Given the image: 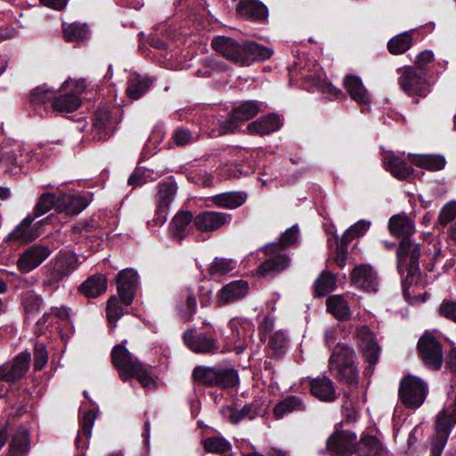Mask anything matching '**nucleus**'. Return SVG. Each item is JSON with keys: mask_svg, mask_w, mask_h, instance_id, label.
Listing matches in <instances>:
<instances>
[{"mask_svg": "<svg viewBox=\"0 0 456 456\" xmlns=\"http://www.w3.org/2000/svg\"><path fill=\"white\" fill-rule=\"evenodd\" d=\"M388 229L393 236L402 237L396 249L397 269L402 277L404 271L407 272L402 280V286L403 296L409 297L410 288L419 282L420 275V247L410 240L415 232L414 222L403 213L394 215L388 221Z\"/></svg>", "mask_w": 456, "mask_h": 456, "instance_id": "1", "label": "nucleus"}, {"mask_svg": "<svg viewBox=\"0 0 456 456\" xmlns=\"http://www.w3.org/2000/svg\"><path fill=\"white\" fill-rule=\"evenodd\" d=\"M211 45L220 55L239 66H249L255 61L268 60L273 54L272 49L256 42L248 40L240 44L224 36L216 37Z\"/></svg>", "mask_w": 456, "mask_h": 456, "instance_id": "2", "label": "nucleus"}, {"mask_svg": "<svg viewBox=\"0 0 456 456\" xmlns=\"http://www.w3.org/2000/svg\"><path fill=\"white\" fill-rule=\"evenodd\" d=\"M191 379L197 386L222 390L234 388L240 384L239 372L233 367L198 365L192 370Z\"/></svg>", "mask_w": 456, "mask_h": 456, "instance_id": "3", "label": "nucleus"}, {"mask_svg": "<svg viewBox=\"0 0 456 456\" xmlns=\"http://www.w3.org/2000/svg\"><path fill=\"white\" fill-rule=\"evenodd\" d=\"M355 353L347 344H336L330 358L329 368L334 377L348 386H357L358 369Z\"/></svg>", "mask_w": 456, "mask_h": 456, "instance_id": "4", "label": "nucleus"}, {"mask_svg": "<svg viewBox=\"0 0 456 456\" xmlns=\"http://www.w3.org/2000/svg\"><path fill=\"white\" fill-rule=\"evenodd\" d=\"M400 88L409 96L412 102L418 104L419 97H426L430 93V84L425 70L414 67L405 68L398 78Z\"/></svg>", "mask_w": 456, "mask_h": 456, "instance_id": "5", "label": "nucleus"}, {"mask_svg": "<svg viewBox=\"0 0 456 456\" xmlns=\"http://www.w3.org/2000/svg\"><path fill=\"white\" fill-rule=\"evenodd\" d=\"M77 266V256L72 253H61L45 267V288H56Z\"/></svg>", "mask_w": 456, "mask_h": 456, "instance_id": "6", "label": "nucleus"}, {"mask_svg": "<svg viewBox=\"0 0 456 456\" xmlns=\"http://www.w3.org/2000/svg\"><path fill=\"white\" fill-rule=\"evenodd\" d=\"M428 395L427 384L418 377L408 375L400 382L398 395L401 403L409 409L420 407Z\"/></svg>", "mask_w": 456, "mask_h": 456, "instance_id": "7", "label": "nucleus"}, {"mask_svg": "<svg viewBox=\"0 0 456 456\" xmlns=\"http://www.w3.org/2000/svg\"><path fill=\"white\" fill-rule=\"evenodd\" d=\"M266 258L258 265L256 274L261 277H274L286 270L290 265V258L277 244H268L261 248Z\"/></svg>", "mask_w": 456, "mask_h": 456, "instance_id": "8", "label": "nucleus"}, {"mask_svg": "<svg viewBox=\"0 0 456 456\" xmlns=\"http://www.w3.org/2000/svg\"><path fill=\"white\" fill-rule=\"evenodd\" d=\"M156 195L157 208L152 222L155 225H162L166 221L169 207L177 192V183L173 176H169L158 183Z\"/></svg>", "mask_w": 456, "mask_h": 456, "instance_id": "9", "label": "nucleus"}, {"mask_svg": "<svg viewBox=\"0 0 456 456\" xmlns=\"http://www.w3.org/2000/svg\"><path fill=\"white\" fill-rule=\"evenodd\" d=\"M120 119L118 110H111L106 107H99L94 118V138L98 141L108 140L114 133Z\"/></svg>", "mask_w": 456, "mask_h": 456, "instance_id": "10", "label": "nucleus"}, {"mask_svg": "<svg viewBox=\"0 0 456 456\" xmlns=\"http://www.w3.org/2000/svg\"><path fill=\"white\" fill-rule=\"evenodd\" d=\"M260 112V105L256 101L242 102L234 108L227 118L221 124L224 134L235 133L240 125L256 117Z\"/></svg>", "mask_w": 456, "mask_h": 456, "instance_id": "11", "label": "nucleus"}, {"mask_svg": "<svg viewBox=\"0 0 456 456\" xmlns=\"http://www.w3.org/2000/svg\"><path fill=\"white\" fill-rule=\"evenodd\" d=\"M326 447L331 455L351 456L358 452L356 434L349 430L336 431L327 439Z\"/></svg>", "mask_w": 456, "mask_h": 456, "instance_id": "12", "label": "nucleus"}, {"mask_svg": "<svg viewBox=\"0 0 456 456\" xmlns=\"http://www.w3.org/2000/svg\"><path fill=\"white\" fill-rule=\"evenodd\" d=\"M351 283L358 289L376 293L379 290V277L377 272L369 264L356 265L350 273Z\"/></svg>", "mask_w": 456, "mask_h": 456, "instance_id": "13", "label": "nucleus"}, {"mask_svg": "<svg viewBox=\"0 0 456 456\" xmlns=\"http://www.w3.org/2000/svg\"><path fill=\"white\" fill-rule=\"evenodd\" d=\"M52 253L46 245L34 244L26 248L19 256L17 265L23 273L38 267Z\"/></svg>", "mask_w": 456, "mask_h": 456, "instance_id": "14", "label": "nucleus"}, {"mask_svg": "<svg viewBox=\"0 0 456 456\" xmlns=\"http://www.w3.org/2000/svg\"><path fill=\"white\" fill-rule=\"evenodd\" d=\"M231 221V214L205 210L194 216L193 224L198 231L208 233L219 230L221 227L229 224Z\"/></svg>", "mask_w": 456, "mask_h": 456, "instance_id": "15", "label": "nucleus"}, {"mask_svg": "<svg viewBox=\"0 0 456 456\" xmlns=\"http://www.w3.org/2000/svg\"><path fill=\"white\" fill-rule=\"evenodd\" d=\"M111 362L118 370L119 377L123 381L129 379V375L141 364L125 347L124 344H116L113 347Z\"/></svg>", "mask_w": 456, "mask_h": 456, "instance_id": "16", "label": "nucleus"}, {"mask_svg": "<svg viewBox=\"0 0 456 456\" xmlns=\"http://www.w3.org/2000/svg\"><path fill=\"white\" fill-rule=\"evenodd\" d=\"M117 290L122 304L130 305L138 285V274L133 269H124L116 276Z\"/></svg>", "mask_w": 456, "mask_h": 456, "instance_id": "17", "label": "nucleus"}, {"mask_svg": "<svg viewBox=\"0 0 456 456\" xmlns=\"http://www.w3.org/2000/svg\"><path fill=\"white\" fill-rule=\"evenodd\" d=\"M31 361L30 353L25 351L19 354L12 364L0 365L1 379L8 383H14L24 377L28 370Z\"/></svg>", "mask_w": 456, "mask_h": 456, "instance_id": "18", "label": "nucleus"}, {"mask_svg": "<svg viewBox=\"0 0 456 456\" xmlns=\"http://www.w3.org/2000/svg\"><path fill=\"white\" fill-rule=\"evenodd\" d=\"M248 281L244 280L232 281L217 292L216 304L218 306H224L244 298L248 293Z\"/></svg>", "mask_w": 456, "mask_h": 456, "instance_id": "19", "label": "nucleus"}, {"mask_svg": "<svg viewBox=\"0 0 456 456\" xmlns=\"http://www.w3.org/2000/svg\"><path fill=\"white\" fill-rule=\"evenodd\" d=\"M236 12L244 20L256 23H265L269 15L267 7L259 0H240Z\"/></svg>", "mask_w": 456, "mask_h": 456, "instance_id": "20", "label": "nucleus"}, {"mask_svg": "<svg viewBox=\"0 0 456 456\" xmlns=\"http://www.w3.org/2000/svg\"><path fill=\"white\" fill-rule=\"evenodd\" d=\"M419 358L424 365L433 370L441 369L444 362L442 344H417Z\"/></svg>", "mask_w": 456, "mask_h": 456, "instance_id": "21", "label": "nucleus"}, {"mask_svg": "<svg viewBox=\"0 0 456 456\" xmlns=\"http://www.w3.org/2000/svg\"><path fill=\"white\" fill-rule=\"evenodd\" d=\"M281 126L282 120L281 117L275 113H270L249 123L247 126V132L251 135L265 136L278 131Z\"/></svg>", "mask_w": 456, "mask_h": 456, "instance_id": "22", "label": "nucleus"}, {"mask_svg": "<svg viewBox=\"0 0 456 456\" xmlns=\"http://www.w3.org/2000/svg\"><path fill=\"white\" fill-rule=\"evenodd\" d=\"M303 86L308 91L316 90L323 94L333 95L336 98L343 95L342 91L328 81L327 77L317 73L305 76L303 77Z\"/></svg>", "mask_w": 456, "mask_h": 456, "instance_id": "23", "label": "nucleus"}, {"mask_svg": "<svg viewBox=\"0 0 456 456\" xmlns=\"http://www.w3.org/2000/svg\"><path fill=\"white\" fill-rule=\"evenodd\" d=\"M193 219L194 217L191 211L178 212L169 224L171 236L181 242L190 233L191 230V224L193 222Z\"/></svg>", "mask_w": 456, "mask_h": 456, "instance_id": "24", "label": "nucleus"}, {"mask_svg": "<svg viewBox=\"0 0 456 456\" xmlns=\"http://www.w3.org/2000/svg\"><path fill=\"white\" fill-rule=\"evenodd\" d=\"M311 394L321 401L331 403L337 399L334 384L328 377H319L310 380Z\"/></svg>", "mask_w": 456, "mask_h": 456, "instance_id": "25", "label": "nucleus"}, {"mask_svg": "<svg viewBox=\"0 0 456 456\" xmlns=\"http://www.w3.org/2000/svg\"><path fill=\"white\" fill-rule=\"evenodd\" d=\"M88 205V200L78 194H62L58 197L57 209L69 215H77Z\"/></svg>", "mask_w": 456, "mask_h": 456, "instance_id": "26", "label": "nucleus"}, {"mask_svg": "<svg viewBox=\"0 0 456 456\" xmlns=\"http://www.w3.org/2000/svg\"><path fill=\"white\" fill-rule=\"evenodd\" d=\"M384 163L387 170L399 180L407 179L414 172V168L411 166L408 165L403 159L395 155L393 152L387 153L385 156Z\"/></svg>", "mask_w": 456, "mask_h": 456, "instance_id": "27", "label": "nucleus"}, {"mask_svg": "<svg viewBox=\"0 0 456 456\" xmlns=\"http://www.w3.org/2000/svg\"><path fill=\"white\" fill-rule=\"evenodd\" d=\"M78 289L86 297L95 298L106 291L107 278L102 273L91 275L79 286Z\"/></svg>", "mask_w": 456, "mask_h": 456, "instance_id": "28", "label": "nucleus"}, {"mask_svg": "<svg viewBox=\"0 0 456 456\" xmlns=\"http://www.w3.org/2000/svg\"><path fill=\"white\" fill-rule=\"evenodd\" d=\"M306 406L301 397L297 395H287L278 402L273 409V413L277 419L294 411H305Z\"/></svg>", "mask_w": 456, "mask_h": 456, "instance_id": "29", "label": "nucleus"}, {"mask_svg": "<svg viewBox=\"0 0 456 456\" xmlns=\"http://www.w3.org/2000/svg\"><path fill=\"white\" fill-rule=\"evenodd\" d=\"M344 86L350 97L360 104L370 102V96L361 78L354 75H347L344 78Z\"/></svg>", "mask_w": 456, "mask_h": 456, "instance_id": "30", "label": "nucleus"}, {"mask_svg": "<svg viewBox=\"0 0 456 456\" xmlns=\"http://www.w3.org/2000/svg\"><path fill=\"white\" fill-rule=\"evenodd\" d=\"M327 311L338 321L350 319L352 312L348 302L342 295H332L326 299Z\"/></svg>", "mask_w": 456, "mask_h": 456, "instance_id": "31", "label": "nucleus"}, {"mask_svg": "<svg viewBox=\"0 0 456 456\" xmlns=\"http://www.w3.org/2000/svg\"><path fill=\"white\" fill-rule=\"evenodd\" d=\"M58 90L49 87L44 84L33 88L28 94V102L35 108L41 109L45 105L51 106L52 101L55 98V94Z\"/></svg>", "mask_w": 456, "mask_h": 456, "instance_id": "32", "label": "nucleus"}, {"mask_svg": "<svg viewBox=\"0 0 456 456\" xmlns=\"http://www.w3.org/2000/svg\"><path fill=\"white\" fill-rule=\"evenodd\" d=\"M247 197L243 191H227L213 196L211 201L218 208L235 209L246 202Z\"/></svg>", "mask_w": 456, "mask_h": 456, "instance_id": "33", "label": "nucleus"}, {"mask_svg": "<svg viewBox=\"0 0 456 456\" xmlns=\"http://www.w3.org/2000/svg\"><path fill=\"white\" fill-rule=\"evenodd\" d=\"M96 414L94 410H89L84 413L82 419L79 422V430L77 431L76 438V446L77 449L86 448L88 439L91 436L92 428L94 423Z\"/></svg>", "mask_w": 456, "mask_h": 456, "instance_id": "34", "label": "nucleus"}, {"mask_svg": "<svg viewBox=\"0 0 456 456\" xmlns=\"http://www.w3.org/2000/svg\"><path fill=\"white\" fill-rule=\"evenodd\" d=\"M30 449L29 434L27 430H18L9 444L8 456H26Z\"/></svg>", "mask_w": 456, "mask_h": 456, "instance_id": "35", "label": "nucleus"}, {"mask_svg": "<svg viewBox=\"0 0 456 456\" xmlns=\"http://www.w3.org/2000/svg\"><path fill=\"white\" fill-rule=\"evenodd\" d=\"M80 104L81 100L77 94L71 93L55 96L52 101L51 108L54 111L70 113L75 111Z\"/></svg>", "mask_w": 456, "mask_h": 456, "instance_id": "36", "label": "nucleus"}, {"mask_svg": "<svg viewBox=\"0 0 456 456\" xmlns=\"http://www.w3.org/2000/svg\"><path fill=\"white\" fill-rule=\"evenodd\" d=\"M53 316L62 322L61 327H59V335L62 342H68L74 333V328L69 321V310L67 307L51 308Z\"/></svg>", "mask_w": 456, "mask_h": 456, "instance_id": "37", "label": "nucleus"}, {"mask_svg": "<svg viewBox=\"0 0 456 456\" xmlns=\"http://www.w3.org/2000/svg\"><path fill=\"white\" fill-rule=\"evenodd\" d=\"M336 289V276L328 271L322 272L314 284V297H323Z\"/></svg>", "mask_w": 456, "mask_h": 456, "instance_id": "38", "label": "nucleus"}, {"mask_svg": "<svg viewBox=\"0 0 456 456\" xmlns=\"http://www.w3.org/2000/svg\"><path fill=\"white\" fill-rule=\"evenodd\" d=\"M151 80L139 75L131 77L126 89V95L133 100L141 98L151 86Z\"/></svg>", "mask_w": 456, "mask_h": 456, "instance_id": "39", "label": "nucleus"}, {"mask_svg": "<svg viewBox=\"0 0 456 456\" xmlns=\"http://www.w3.org/2000/svg\"><path fill=\"white\" fill-rule=\"evenodd\" d=\"M204 451L208 453L227 456L232 450V444L223 436H210L202 441Z\"/></svg>", "mask_w": 456, "mask_h": 456, "instance_id": "40", "label": "nucleus"}, {"mask_svg": "<svg viewBox=\"0 0 456 456\" xmlns=\"http://www.w3.org/2000/svg\"><path fill=\"white\" fill-rule=\"evenodd\" d=\"M412 45V37L409 32H404L391 38L387 43L390 53L397 55L405 53Z\"/></svg>", "mask_w": 456, "mask_h": 456, "instance_id": "41", "label": "nucleus"}, {"mask_svg": "<svg viewBox=\"0 0 456 456\" xmlns=\"http://www.w3.org/2000/svg\"><path fill=\"white\" fill-rule=\"evenodd\" d=\"M383 446L380 441L374 436L363 435L358 442V451H366L362 455L380 456Z\"/></svg>", "mask_w": 456, "mask_h": 456, "instance_id": "42", "label": "nucleus"}, {"mask_svg": "<svg viewBox=\"0 0 456 456\" xmlns=\"http://www.w3.org/2000/svg\"><path fill=\"white\" fill-rule=\"evenodd\" d=\"M236 268V262L232 258L216 257L208 268L212 277L223 276Z\"/></svg>", "mask_w": 456, "mask_h": 456, "instance_id": "43", "label": "nucleus"}, {"mask_svg": "<svg viewBox=\"0 0 456 456\" xmlns=\"http://www.w3.org/2000/svg\"><path fill=\"white\" fill-rule=\"evenodd\" d=\"M122 301L116 296H112L109 298L106 306V316L109 322L110 329L116 327L117 322L124 314V308L121 305Z\"/></svg>", "mask_w": 456, "mask_h": 456, "instance_id": "44", "label": "nucleus"}, {"mask_svg": "<svg viewBox=\"0 0 456 456\" xmlns=\"http://www.w3.org/2000/svg\"><path fill=\"white\" fill-rule=\"evenodd\" d=\"M21 305L24 309L26 318H33L41 309L43 297L36 294H26L22 297Z\"/></svg>", "mask_w": 456, "mask_h": 456, "instance_id": "45", "label": "nucleus"}, {"mask_svg": "<svg viewBox=\"0 0 456 456\" xmlns=\"http://www.w3.org/2000/svg\"><path fill=\"white\" fill-rule=\"evenodd\" d=\"M414 164L429 171H439L444 167L446 160L440 155H428L419 157Z\"/></svg>", "mask_w": 456, "mask_h": 456, "instance_id": "46", "label": "nucleus"}, {"mask_svg": "<svg viewBox=\"0 0 456 456\" xmlns=\"http://www.w3.org/2000/svg\"><path fill=\"white\" fill-rule=\"evenodd\" d=\"M199 139V134L186 127H177L171 137V141L177 146H186L196 142Z\"/></svg>", "mask_w": 456, "mask_h": 456, "instance_id": "47", "label": "nucleus"}, {"mask_svg": "<svg viewBox=\"0 0 456 456\" xmlns=\"http://www.w3.org/2000/svg\"><path fill=\"white\" fill-rule=\"evenodd\" d=\"M88 28L86 24L72 23L63 28V36L69 42H78L86 38Z\"/></svg>", "mask_w": 456, "mask_h": 456, "instance_id": "48", "label": "nucleus"}, {"mask_svg": "<svg viewBox=\"0 0 456 456\" xmlns=\"http://www.w3.org/2000/svg\"><path fill=\"white\" fill-rule=\"evenodd\" d=\"M58 198L54 194L46 192L41 195L34 208L35 216H40L47 213L53 207L57 208Z\"/></svg>", "mask_w": 456, "mask_h": 456, "instance_id": "49", "label": "nucleus"}, {"mask_svg": "<svg viewBox=\"0 0 456 456\" xmlns=\"http://www.w3.org/2000/svg\"><path fill=\"white\" fill-rule=\"evenodd\" d=\"M380 350L379 344H362V357L369 363L367 370H373L374 366L379 361Z\"/></svg>", "mask_w": 456, "mask_h": 456, "instance_id": "50", "label": "nucleus"}, {"mask_svg": "<svg viewBox=\"0 0 456 456\" xmlns=\"http://www.w3.org/2000/svg\"><path fill=\"white\" fill-rule=\"evenodd\" d=\"M37 238V232L31 227L18 225L7 237L8 240L28 243Z\"/></svg>", "mask_w": 456, "mask_h": 456, "instance_id": "51", "label": "nucleus"}, {"mask_svg": "<svg viewBox=\"0 0 456 456\" xmlns=\"http://www.w3.org/2000/svg\"><path fill=\"white\" fill-rule=\"evenodd\" d=\"M134 378L138 380L141 386L144 388L153 389L156 388L157 383L153 378L150 375L148 370L141 363L136 370H134L130 375L129 379Z\"/></svg>", "mask_w": 456, "mask_h": 456, "instance_id": "52", "label": "nucleus"}, {"mask_svg": "<svg viewBox=\"0 0 456 456\" xmlns=\"http://www.w3.org/2000/svg\"><path fill=\"white\" fill-rule=\"evenodd\" d=\"M232 337L230 339L232 342H248L252 338L253 330L249 324L232 325Z\"/></svg>", "mask_w": 456, "mask_h": 456, "instance_id": "53", "label": "nucleus"}, {"mask_svg": "<svg viewBox=\"0 0 456 456\" xmlns=\"http://www.w3.org/2000/svg\"><path fill=\"white\" fill-rule=\"evenodd\" d=\"M229 411V419L233 424H237L246 418L252 419L256 414L254 411L253 404L250 403L245 404L240 410L230 408Z\"/></svg>", "mask_w": 456, "mask_h": 456, "instance_id": "54", "label": "nucleus"}, {"mask_svg": "<svg viewBox=\"0 0 456 456\" xmlns=\"http://www.w3.org/2000/svg\"><path fill=\"white\" fill-rule=\"evenodd\" d=\"M440 316L456 323V300L444 298L439 305Z\"/></svg>", "mask_w": 456, "mask_h": 456, "instance_id": "55", "label": "nucleus"}, {"mask_svg": "<svg viewBox=\"0 0 456 456\" xmlns=\"http://www.w3.org/2000/svg\"><path fill=\"white\" fill-rule=\"evenodd\" d=\"M329 244L330 248H333L335 245L334 261L340 268H343L347 259V248L345 246L338 245V238L337 236L333 239H329Z\"/></svg>", "mask_w": 456, "mask_h": 456, "instance_id": "56", "label": "nucleus"}, {"mask_svg": "<svg viewBox=\"0 0 456 456\" xmlns=\"http://www.w3.org/2000/svg\"><path fill=\"white\" fill-rule=\"evenodd\" d=\"M48 361V352L44 344H35L34 370H41Z\"/></svg>", "mask_w": 456, "mask_h": 456, "instance_id": "57", "label": "nucleus"}, {"mask_svg": "<svg viewBox=\"0 0 456 456\" xmlns=\"http://www.w3.org/2000/svg\"><path fill=\"white\" fill-rule=\"evenodd\" d=\"M350 333V327L346 324H337L325 333L326 340H343L346 339Z\"/></svg>", "mask_w": 456, "mask_h": 456, "instance_id": "58", "label": "nucleus"}, {"mask_svg": "<svg viewBox=\"0 0 456 456\" xmlns=\"http://www.w3.org/2000/svg\"><path fill=\"white\" fill-rule=\"evenodd\" d=\"M356 337L361 342H378L382 339L379 333L368 325H362L357 328Z\"/></svg>", "mask_w": 456, "mask_h": 456, "instance_id": "59", "label": "nucleus"}, {"mask_svg": "<svg viewBox=\"0 0 456 456\" xmlns=\"http://www.w3.org/2000/svg\"><path fill=\"white\" fill-rule=\"evenodd\" d=\"M299 230L297 225H294L285 231L280 239V242L276 243L281 247V252H283L284 248L294 245L298 238Z\"/></svg>", "mask_w": 456, "mask_h": 456, "instance_id": "60", "label": "nucleus"}, {"mask_svg": "<svg viewBox=\"0 0 456 456\" xmlns=\"http://www.w3.org/2000/svg\"><path fill=\"white\" fill-rule=\"evenodd\" d=\"M456 217V201L447 203L439 214V223L443 226L447 225Z\"/></svg>", "mask_w": 456, "mask_h": 456, "instance_id": "61", "label": "nucleus"}, {"mask_svg": "<svg viewBox=\"0 0 456 456\" xmlns=\"http://www.w3.org/2000/svg\"><path fill=\"white\" fill-rule=\"evenodd\" d=\"M274 321L270 316H265L259 323V338L261 342H265L273 334Z\"/></svg>", "mask_w": 456, "mask_h": 456, "instance_id": "62", "label": "nucleus"}, {"mask_svg": "<svg viewBox=\"0 0 456 456\" xmlns=\"http://www.w3.org/2000/svg\"><path fill=\"white\" fill-rule=\"evenodd\" d=\"M189 348L196 354H214L224 353V349H219L218 344H187Z\"/></svg>", "mask_w": 456, "mask_h": 456, "instance_id": "63", "label": "nucleus"}, {"mask_svg": "<svg viewBox=\"0 0 456 456\" xmlns=\"http://www.w3.org/2000/svg\"><path fill=\"white\" fill-rule=\"evenodd\" d=\"M183 342H215V339L208 338L204 333L197 335L194 330H185L183 334Z\"/></svg>", "mask_w": 456, "mask_h": 456, "instance_id": "64", "label": "nucleus"}]
</instances>
